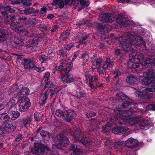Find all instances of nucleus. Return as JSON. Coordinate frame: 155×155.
<instances>
[{
    "instance_id": "obj_1",
    "label": "nucleus",
    "mask_w": 155,
    "mask_h": 155,
    "mask_svg": "<svg viewBox=\"0 0 155 155\" xmlns=\"http://www.w3.org/2000/svg\"><path fill=\"white\" fill-rule=\"evenodd\" d=\"M119 46L123 50L128 52L131 50L133 41L136 45L140 44L143 42L142 38L139 36H135L129 33H125L119 38Z\"/></svg>"
},
{
    "instance_id": "obj_2",
    "label": "nucleus",
    "mask_w": 155,
    "mask_h": 155,
    "mask_svg": "<svg viewBox=\"0 0 155 155\" xmlns=\"http://www.w3.org/2000/svg\"><path fill=\"white\" fill-rule=\"evenodd\" d=\"M140 80L142 84L148 86L146 91H155V70H150L144 72Z\"/></svg>"
},
{
    "instance_id": "obj_3",
    "label": "nucleus",
    "mask_w": 155,
    "mask_h": 155,
    "mask_svg": "<svg viewBox=\"0 0 155 155\" xmlns=\"http://www.w3.org/2000/svg\"><path fill=\"white\" fill-rule=\"evenodd\" d=\"M55 140V144H53L52 145V148L54 149L59 148L61 146H64L69 143V141L65 137L64 132L60 133L57 136Z\"/></svg>"
},
{
    "instance_id": "obj_4",
    "label": "nucleus",
    "mask_w": 155,
    "mask_h": 155,
    "mask_svg": "<svg viewBox=\"0 0 155 155\" xmlns=\"http://www.w3.org/2000/svg\"><path fill=\"white\" fill-rule=\"evenodd\" d=\"M55 114L58 117L62 116L64 120L68 122H70L73 117L74 113L71 110H65L63 112L59 109L56 111Z\"/></svg>"
},
{
    "instance_id": "obj_5",
    "label": "nucleus",
    "mask_w": 155,
    "mask_h": 155,
    "mask_svg": "<svg viewBox=\"0 0 155 155\" xmlns=\"http://www.w3.org/2000/svg\"><path fill=\"white\" fill-rule=\"evenodd\" d=\"M30 104L28 98L25 97L22 98L18 104L19 110L22 112L26 111L30 107Z\"/></svg>"
},
{
    "instance_id": "obj_6",
    "label": "nucleus",
    "mask_w": 155,
    "mask_h": 155,
    "mask_svg": "<svg viewBox=\"0 0 155 155\" xmlns=\"http://www.w3.org/2000/svg\"><path fill=\"white\" fill-rule=\"evenodd\" d=\"M99 20L103 22H111L116 19L115 16L109 13L101 15L99 17Z\"/></svg>"
},
{
    "instance_id": "obj_7",
    "label": "nucleus",
    "mask_w": 155,
    "mask_h": 155,
    "mask_svg": "<svg viewBox=\"0 0 155 155\" xmlns=\"http://www.w3.org/2000/svg\"><path fill=\"white\" fill-rule=\"evenodd\" d=\"M115 119L116 121H117L116 119L119 120V122L121 123V124L123 123V124L131 125H133L136 123L138 120V119L136 117H131L127 119H125L124 118H121L120 117L117 118L115 117Z\"/></svg>"
},
{
    "instance_id": "obj_8",
    "label": "nucleus",
    "mask_w": 155,
    "mask_h": 155,
    "mask_svg": "<svg viewBox=\"0 0 155 155\" xmlns=\"http://www.w3.org/2000/svg\"><path fill=\"white\" fill-rule=\"evenodd\" d=\"M48 150V147L45 146L44 145L39 143H36L34 144V154L35 155H42L44 150Z\"/></svg>"
},
{
    "instance_id": "obj_9",
    "label": "nucleus",
    "mask_w": 155,
    "mask_h": 155,
    "mask_svg": "<svg viewBox=\"0 0 155 155\" xmlns=\"http://www.w3.org/2000/svg\"><path fill=\"white\" fill-rule=\"evenodd\" d=\"M143 64L138 61L130 60L127 63L128 66L130 68L138 71L143 68Z\"/></svg>"
},
{
    "instance_id": "obj_10",
    "label": "nucleus",
    "mask_w": 155,
    "mask_h": 155,
    "mask_svg": "<svg viewBox=\"0 0 155 155\" xmlns=\"http://www.w3.org/2000/svg\"><path fill=\"white\" fill-rule=\"evenodd\" d=\"M143 58V54L140 52L137 51L133 52L130 54L129 60L131 61H139V62H141Z\"/></svg>"
},
{
    "instance_id": "obj_11",
    "label": "nucleus",
    "mask_w": 155,
    "mask_h": 155,
    "mask_svg": "<svg viewBox=\"0 0 155 155\" xmlns=\"http://www.w3.org/2000/svg\"><path fill=\"white\" fill-rule=\"evenodd\" d=\"M114 113L117 115H119L123 117H127L132 115L133 112L130 110L122 111L121 108L117 107L114 110Z\"/></svg>"
},
{
    "instance_id": "obj_12",
    "label": "nucleus",
    "mask_w": 155,
    "mask_h": 155,
    "mask_svg": "<svg viewBox=\"0 0 155 155\" xmlns=\"http://www.w3.org/2000/svg\"><path fill=\"white\" fill-rule=\"evenodd\" d=\"M126 145L129 148H134L138 144V141L132 138L128 139L126 141Z\"/></svg>"
},
{
    "instance_id": "obj_13",
    "label": "nucleus",
    "mask_w": 155,
    "mask_h": 155,
    "mask_svg": "<svg viewBox=\"0 0 155 155\" xmlns=\"http://www.w3.org/2000/svg\"><path fill=\"white\" fill-rule=\"evenodd\" d=\"M35 66V63L30 59L24 60V67L26 71H30Z\"/></svg>"
},
{
    "instance_id": "obj_14",
    "label": "nucleus",
    "mask_w": 155,
    "mask_h": 155,
    "mask_svg": "<svg viewBox=\"0 0 155 155\" xmlns=\"http://www.w3.org/2000/svg\"><path fill=\"white\" fill-rule=\"evenodd\" d=\"M51 91V90L50 89H46L45 90V92L44 93L41 92V93L40 99L41 101V103L42 105L45 104L48 98L47 95Z\"/></svg>"
},
{
    "instance_id": "obj_15",
    "label": "nucleus",
    "mask_w": 155,
    "mask_h": 155,
    "mask_svg": "<svg viewBox=\"0 0 155 155\" xmlns=\"http://www.w3.org/2000/svg\"><path fill=\"white\" fill-rule=\"evenodd\" d=\"M146 88L144 91L142 93L141 91H137L135 92V95L136 97L140 98L141 99H147L149 97V95L147 93L151 91H147L146 90L148 88Z\"/></svg>"
},
{
    "instance_id": "obj_16",
    "label": "nucleus",
    "mask_w": 155,
    "mask_h": 155,
    "mask_svg": "<svg viewBox=\"0 0 155 155\" xmlns=\"http://www.w3.org/2000/svg\"><path fill=\"white\" fill-rule=\"evenodd\" d=\"M88 79L89 82H87V84L91 88H93L94 87V82H97L98 81V79L95 76H91L88 77Z\"/></svg>"
},
{
    "instance_id": "obj_17",
    "label": "nucleus",
    "mask_w": 155,
    "mask_h": 155,
    "mask_svg": "<svg viewBox=\"0 0 155 155\" xmlns=\"http://www.w3.org/2000/svg\"><path fill=\"white\" fill-rule=\"evenodd\" d=\"M70 133L75 139L79 140V136H80L81 134L80 130L79 128H77L72 131L70 130Z\"/></svg>"
},
{
    "instance_id": "obj_18",
    "label": "nucleus",
    "mask_w": 155,
    "mask_h": 155,
    "mask_svg": "<svg viewBox=\"0 0 155 155\" xmlns=\"http://www.w3.org/2000/svg\"><path fill=\"white\" fill-rule=\"evenodd\" d=\"M125 19L124 18L122 17H120L118 18L117 19V22L118 24L120 25L122 27H124L127 26L128 23L125 21Z\"/></svg>"
},
{
    "instance_id": "obj_19",
    "label": "nucleus",
    "mask_w": 155,
    "mask_h": 155,
    "mask_svg": "<svg viewBox=\"0 0 155 155\" xmlns=\"http://www.w3.org/2000/svg\"><path fill=\"white\" fill-rule=\"evenodd\" d=\"M127 82L129 84H133L138 81V78L134 75H130L127 77Z\"/></svg>"
},
{
    "instance_id": "obj_20",
    "label": "nucleus",
    "mask_w": 155,
    "mask_h": 155,
    "mask_svg": "<svg viewBox=\"0 0 155 155\" xmlns=\"http://www.w3.org/2000/svg\"><path fill=\"white\" fill-rule=\"evenodd\" d=\"M114 64V62L110 61L109 58H106V61L104 62L103 66L106 70L108 68H111Z\"/></svg>"
},
{
    "instance_id": "obj_21",
    "label": "nucleus",
    "mask_w": 155,
    "mask_h": 155,
    "mask_svg": "<svg viewBox=\"0 0 155 155\" xmlns=\"http://www.w3.org/2000/svg\"><path fill=\"white\" fill-rule=\"evenodd\" d=\"M8 38V35L6 34L5 31L3 30L0 31V41L6 40Z\"/></svg>"
},
{
    "instance_id": "obj_22",
    "label": "nucleus",
    "mask_w": 155,
    "mask_h": 155,
    "mask_svg": "<svg viewBox=\"0 0 155 155\" xmlns=\"http://www.w3.org/2000/svg\"><path fill=\"white\" fill-rule=\"evenodd\" d=\"M58 5L59 8L61 9L64 6V2L63 1L59 0H55L52 3L53 5Z\"/></svg>"
},
{
    "instance_id": "obj_23",
    "label": "nucleus",
    "mask_w": 155,
    "mask_h": 155,
    "mask_svg": "<svg viewBox=\"0 0 155 155\" xmlns=\"http://www.w3.org/2000/svg\"><path fill=\"white\" fill-rule=\"evenodd\" d=\"M79 140H78L80 141L84 144H87L88 145H90L91 144L92 142L91 140L87 139L86 137H82L81 139L79 138Z\"/></svg>"
},
{
    "instance_id": "obj_24",
    "label": "nucleus",
    "mask_w": 155,
    "mask_h": 155,
    "mask_svg": "<svg viewBox=\"0 0 155 155\" xmlns=\"http://www.w3.org/2000/svg\"><path fill=\"white\" fill-rule=\"evenodd\" d=\"M32 120V118L30 117H28L23 119L21 122L24 126H26L30 123Z\"/></svg>"
},
{
    "instance_id": "obj_25",
    "label": "nucleus",
    "mask_w": 155,
    "mask_h": 155,
    "mask_svg": "<svg viewBox=\"0 0 155 155\" xmlns=\"http://www.w3.org/2000/svg\"><path fill=\"white\" fill-rule=\"evenodd\" d=\"M116 96L117 98L119 100H125L127 97V95L123 93H120L117 94Z\"/></svg>"
},
{
    "instance_id": "obj_26",
    "label": "nucleus",
    "mask_w": 155,
    "mask_h": 155,
    "mask_svg": "<svg viewBox=\"0 0 155 155\" xmlns=\"http://www.w3.org/2000/svg\"><path fill=\"white\" fill-rule=\"evenodd\" d=\"M70 33L67 30L65 32H63L60 36V38L62 40H64L70 35Z\"/></svg>"
},
{
    "instance_id": "obj_27",
    "label": "nucleus",
    "mask_w": 155,
    "mask_h": 155,
    "mask_svg": "<svg viewBox=\"0 0 155 155\" xmlns=\"http://www.w3.org/2000/svg\"><path fill=\"white\" fill-rule=\"evenodd\" d=\"M15 100L13 98L11 99L7 104L8 108L9 109L15 107Z\"/></svg>"
},
{
    "instance_id": "obj_28",
    "label": "nucleus",
    "mask_w": 155,
    "mask_h": 155,
    "mask_svg": "<svg viewBox=\"0 0 155 155\" xmlns=\"http://www.w3.org/2000/svg\"><path fill=\"white\" fill-rule=\"evenodd\" d=\"M14 42L15 44L18 46H22L24 44L22 41L17 37L14 38Z\"/></svg>"
},
{
    "instance_id": "obj_29",
    "label": "nucleus",
    "mask_w": 155,
    "mask_h": 155,
    "mask_svg": "<svg viewBox=\"0 0 155 155\" xmlns=\"http://www.w3.org/2000/svg\"><path fill=\"white\" fill-rule=\"evenodd\" d=\"M144 66L145 67H151L152 66L151 58L146 59L144 62Z\"/></svg>"
},
{
    "instance_id": "obj_30",
    "label": "nucleus",
    "mask_w": 155,
    "mask_h": 155,
    "mask_svg": "<svg viewBox=\"0 0 155 155\" xmlns=\"http://www.w3.org/2000/svg\"><path fill=\"white\" fill-rule=\"evenodd\" d=\"M29 93V90L28 88L24 87L21 89L20 91V94L21 95H25L28 94Z\"/></svg>"
},
{
    "instance_id": "obj_31",
    "label": "nucleus",
    "mask_w": 155,
    "mask_h": 155,
    "mask_svg": "<svg viewBox=\"0 0 155 155\" xmlns=\"http://www.w3.org/2000/svg\"><path fill=\"white\" fill-rule=\"evenodd\" d=\"M66 64L67 66V68L65 69V72L68 73L70 71L71 68L72 67V64L71 62H68L65 61Z\"/></svg>"
},
{
    "instance_id": "obj_32",
    "label": "nucleus",
    "mask_w": 155,
    "mask_h": 155,
    "mask_svg": "<svg viewBox=\"0 0 155 155\" xmlns=\"http://www.w3.org/2000/svg\"><path fill=\"white\" fill-rule=\"evenodd\" d=\"M1 119L3 121L6 122L9 120L10 117L6 113H3L1 114Z\"/></svg>"
},
{
    "instance_id": "obj_33",
    "label": "nucleus",
    "mask_w": 155,
    "mask_h": 155,
    "mask_svg": "<svg viewBox=\"0 0 155 155\" xmlns=\"http://www.w3.org/2000/svg\"><path fill=\"white\" fill-rule=\"evenodd\" d=\"M48 58V56H46L44 54H42L39 56V60L42 63L45 62Z\"/></svg>"
},
{
    "instance_id": "obj_34",
    "label": "nucleus",
    "mask_w": 155,
    "mask_h": 155,
    "mask_svg": "<svg viewBox=\"0 0 155 155\" xmlns=\"http://www.w3.org/2000/svg\"><path fill=\"white\" fill-rule=\"evenodd\" d=\"M65 48L64 49H61L58 51V53L60 55H61L65 57L67 55V53Z\"/></svg>"
},
{
    "instance_id": "obj_35",
    "label": "nucleus",
    "mask_w": 155,
    "mask_h": 155,
    "mask_svg": "<svg viewBox=\"0 0 155 155\" xmlns=\"http://www.w3.org/2000/svg\"><path fill=\"white\" fill-rule=\"evenodd\" d=\"M54 86V85L53 82L51 81H49L47 83L44 87V89L45 90L46 89H49V88L53 87Z\"/></svg>"
},
{
    "instance_id": "obj_36",
    "label": "nucleus",
    "mask_w": 155,
    "mask_h": 155,
    "mask_svg": "<svg viewBox=\"0 0 155 155\" xmlns=\"http://www.w3.org/2000/svg\"><path fill=\"white\" fill-rule=\"evenodd\" d=\"M132 104H134V101L133 100H131L130 102L128 101H126L123 103L122 107L124 108H126L127 107Z\"/></svg>"
},
{
    "instance_id": "obj_37",
    "label": "nucleus",
    "mask_w": 155,
    "mask_h": 155,
    "mask_svg": "<svg viewBox=\"0 0 155 155\" xmlns=\"http://www.w3.org/2000/svg\"><path fill=\"white\" fill-rule=\"evenodd\" d=\"M149 124L148 121L147 120H143L140 123H139L138 125L140 127H142Z\"/></svg>"
},
{
    "instance_id": "obj_38",
    "label": "nucleus",
    "mask_w": 155,
    "mask_h": 155,
    "mask_svg": "<svg viewBox=\"0 0 155 155\" xmlns=\"http://www.w3.org/2000/svg\"><path fill=\"white\" fill-rule=\"evenodd\" d=\"M10 113L15 118L19 117L20 116V114L17 111H10Z\"/></svg>"
},
{
    "instance_id": "obj_39",
    "label": "nucleus",
    "mask_w": 155,
    "mask_h": 155,
    "mask_svg": "<svg viewBox=\"0 0 155 155\" xmlns=\"http://www.w3.org/2000/svg\"><path fill=\"white\" fill-rule=\"evenodd\" d=\"M111 126V124L109 123L106 124L103 128V131L105 133L110 130V127Z\"/></svg>"
},
{
    "instance_id": "obj_40",
    "label": "nucleus",
    "mask_w": 155,
    "mask_h": 155,
    "mask_svg": "<svg viewBox=\"0 0 155 155\" xmlns=\"http://www.w3.org/2000/svg\"><path fill=\"white\" fill-rule=\"evenodd\" d=\"M105 70H106L105 68H104L103 66L102 67L100 66L97 68V71L100 74H103Z\"/></svg>"
},
{
    "instance_id": "obj_41",
    "label": "nucleus",
    "mask_w": 155,
    "mask_h": 155,
    "mask_svg": "<svg viewBox=\"0 0 155 155\" xmlns=\"http://www.w3.org/2000/svg\"><path fill=\"white\" fill-rule=\"evenodd\" d=\"M40 134L41 137L43 138H45L47 137H49L50 135L49 133L47 131L42 130Z\"/></svg>"
},
{
    "instance_id": "obj_42",
    "label": "nucleus",
    "mask_w": 155,
    "mask_h": 155,
    "mask_svg": "<svg viewBox=\"0 0 155 155\" xmlns=\"http://www.w3.org/2000/svg\"><path fill=\"white\" fill-rule=\"evenodd\" d=\"M98 29L99 31L101 32H106L105 30L106 28L104 27L103 25L101 24L98 25Z\"/></svg>"
},
{
    "instance_id": "obj_43",
    "label": "nucleus",
    "mask_w": 155,
    "mask_h": 155,
    "mask_svg": "<svg viewBox=\"0 0 155 155\" xmlns=\"http://www.w3.org/2000/svg\"><path fill=\"white\" fill-rule=\"evenodd\" d=\"M79 2L81 6L84 7H87L89 4V2L85 0H80Z\"/></svg>"
},
{
    "instance_id": "obj_44",
    "label": "nucleus",
    "mask_w": 155,
    "mask_h": 155,
    "mask_svg": "<svg viewBox=\"0 0 155 155\" xmlns=\"http://www.w3.org/2000/svg\"><path fill=\"white\" fill-rule=\"evenodd\" d=\"M4 9L6 11H8L11 13H13L15 12V10L14 8H12L9 6H7L5 7Z\"/></svg>"
},
{
    "instance_id": "obj_45",
    "label": "nucleus",
    "mask_w": 155,
    "mask_h": 155,
    "mask_svg": "<svg viewBox=\"0 0 155 155\" xmlns=\"http://www.w3.org/2000/svg\"><path fill=\"white\" fill-rule=\"evenodd\" d=\"M146 109L148 110H153L155 111V104H149L147 106Z\"/></svg>"
},
{
    "instance_id": "obj_46",
    "label": "nucleus",
    "mask_w": 155,
    "mask_h": 155,
    "mask_svg": "<svg viewBox=\"0 0 155 155\" xmlns=\"http://www.w3.org/2000/svg\"><path fill=\"white\" fill-rule=\"evenodd\" d=\"M88 35H87L86 36L82 38V39L79 41L80 44H82L86 43V41H85L88 38Z\"/></svg>"
},
{
    "instance_id": "obj_47",
    "label": "nucleus",
    "mask_w": 155,
    "mask_h": 155,
    "mask_svg": "<svg viewBox=\"0 0 155 155\" xmlns=\"http://www.w3.org/2000/svg\"><path fill=\"white\" fill-rule=\"evenodd\" d=\"M38 44V41L37 40L34 39L30 42V47H33L36 46Z\"/></svg>"
},
{
    "instance_id": "obj_48",
    "label": "nucleus",
    "mask_w": 155,
    "mask_h": 155,
    "mask_svg": "<svg viewBox=\"0 0 155 155\" xmlns=\"http://www.w3.org/2000/svg\"><path fill=\"white\" fill-rule=\"evenodd\" d=\"M8 128L10 130L12 131H14L16 129V127L13 124H9Z\"/></svg>"
},
{
    "instance_id": "obj_49",
    "label": "nucleus",
    "mask_w": 155,
    "mask_h": 155,
    "mask_svg": "<svg viewBox=\"0 0 155 155\" xmlns=\"http://www.w3.org/2000/svg\"><path fill=\"white\" fill-rule=\"evenodd\" d=\"M120 127H117L114 128L112 130V132L114 134H118L120 133Z\"/></svg>"
},
{
    "instance_id": "obj_50",
    "label": "nucleus",
    "mask_w": 155,
    "mask_h": 155,
    "mask_svg": "<svg viewBox=\"0 0 155 155\" xmlns=\"http://www.w3.org/2000/svg\"><path fill=\"white\" fill-rule=\"evenodd\" d=\"M65 61H64L63 62L62 65H60L59 66L58 68V70L59 71H61L63 70L64 68V66H65Z\"/></svg>"
},
{
    "instance_id": "obj_51",
    "label": "nucleus",
    "mask_w": 155,
    "mask_h": 155,
    "mask_svg": "<svg viewBox=\"0 0 155 155\" xmlns=\"http://www.w3.org/2000/svg\"><path fill=\"white\" fill-rule=\"evenodd\" d=\"M44 79L45 81H48L50 77V73L49 72H47L44 75Z\"/></svg>"
},
{
    "instance_id": "obj_52",
    "label": "nucleus",
    "mask_w": 155,
    "mask_h": 155,
    "mask_svg": "<svg viewBox=\"0 0 155 155\" xmlns=\"http://www.w3.org/2000/svg\"><path fill=\"white\" fill-rule=\"evenodd\" d=\"M128 128L125 127H120V133L124 134V132L127 130Z\"/></svg>"
},
{
    "instance_id": "obj_53",
    "label": "nucleus",
    "mask_w": 155,
    "mask_h": 155,
    "mask_svg": "<svg viewBox=\"0 0 155 155\" xmlns=\"http://www.w3.org/2000/svg\"><path fill=\"white\" fill-rule=\"evenodd\" d=\"M73 46V45L72 43H69L68 45H66L65 46L64 48L66 49V50H69Z\"/></svg>"
},
{
    "instance_id": "obj_54",
    "label": "nucleus",
    "mask_w": 155,
    "mask_h": 155,
    "mask_svg": "<svg viewBox=\"0 0 155 155\" xmlns=\"http://www.w3.org/2000/svg\"><path fill=\"white\" fill-rule=\"evenodd\" d=\"M75 80V78H73L71 77L66 79V82L68 84L73 82Z\"/></svg>"
},
{
    "instance_id": "obj_55",
    "label": "nucleus",
    "mask_w": 155,
    "mask_h": 155,
    "mask_svg": "<svg viewBox=\"0 0 155 155\" xmlns=\"http://www.w3.org/2000/svg\"><path fill=\"white\" fill-rule=\"evenodd\" d=\"M96 114V113L94 112H90L87 113L86 116L87 117L90 118L94 116Z\"/></svg>"
},
{
    "instance_id": "obj_56",
    "label": "nucleus",
    "mask_w": 155,
    "mask_h": 155,
    "mask_svg": "<svg viewBox=\"0 0 155 155\" xmlns=\"http://www.w3.org/2000/svg\"><path fill=\"white\" fill-rule=\"evenodd\" d=\"M23 1V0H20L19 1H12L11 2V4L13 5L19 4L20 2H22Z\"/></svg>"
},
{
    "instance_id": "obj_57",
    "label": "nucleus",
    "mask_w": 155,
    "mask_h": 155,
    "mask_svg": "<svg viewBox=\"0 0 155 155\" xmlns=\"http://www.w3.org/2000/svg\"><path fill=\"white\" fill-rule=\"evenodd\" d=\"M14 89V91H19V88L18 86L16 84H14L13 85L12 87Z\"/></svg>"
},
{
    "instance_id": "obj_58",
    "label": "nucleus",
    "mask_w": 155,
    "mask_h": 155,
    "mask_svg": "<svg viewBox=\"0 0 155 155\" xmlns=\"http://www.w3.org/2000/svg\"><path fill=\"white\" fill-rule=\"evenodd\" d=\"M34 118L36 121H38L40 120V118L39 117V114L36 113H34Z\"/></svg>"
},
{
    "instance_id": "obj_59",
    "label": "nucleus",
    "mask_w": 155,
    "mask_h": 155,
    "mask_svg": "<svg viewBox=\"0 0 155 155\" xmlns=\"http://www.w3.org/2000/svg\"><path fill=\"white\" fill-rule=\"evenodd\" d=\"M21 32L24 33L26 36H28V37L30 36V35L28 34V32L27 30L25 29L24 30H22V31H21Z\"/></svg>"
},
{
    "instance_id": "obj_60",
    "label": "nucleus",
    "mask_w": 155,
    "mask_h": 155,
    "mask_svg": "<svg viewBox=\"0 0 155 155\" xmlns=\"http://www.w3.org/2000/svg\"><path fill=\"white\" fill-rule=\"evenodd\" d=\"M102 62V60L100 58L97 59L96 61V64L97 65H98L101 64Z\"/></svg>"
},
{
    "instance_id": "obj_61",
    "label": "nucleus",
    "mask_w": 155,
    "mask_h": 155,
    "mask_svg": "<svg viewBox=\"0 0 155 155\" xmlns=\"http://www.w3.org/2000/svg\"><path fill=\"white\" fill-rule=\"evenodd\" d=\"M47 10V8L45 7H43L41 8L40 9V12L41 14L45 12Z\"/></svg>"
},
{
    "instance_id": "obj_62",
    "label": "nucleus",
    "mask_w": 155,
    "mask_h": 155,
    "mask_svg": "<svg viewBox=\"0 0 155 155\" xmlns=\"http://www.w3.org/2000/svg\"><path fill=\"white\" fill-rule=\"evenodd\" d=\"M22 138V136L20 134L18 137H17L15 140V141L18 142Z\"/></svg>"
},
{
    "instance_id": "obj_63",
    "label": "nucleus",
    "mask_w": 155,
    "mask_h": 155,
    "mask_svg": "<svg viewBox=\"0 0 155 155\" xmlns=\"http://www.w3.org/2000/svg\"><path fill=\"white\" fill-rule=\"evenodd\" d=\"M121 73L118 70H117L116 72V76H115V77L114 78H114H116V77H117V76L120 75H121Z\"/></svg>"
},
{
    "instance_id": "obj_64",
    "label": "nucleus",
    "mask_w": 155,
    "mask_h": 155,
    "mask_svg": "<svg viewBox=\"0 0 155 155\" xmlns=\"http://www.w3.org/2000/svg\"><path fill=\"white\" fill-rule=\"evenodd\" d=\"M57 28L58 27L56 25H55L51 29V31L53 32H54L57 29Z\"/></svg>"
}]
</instances>
